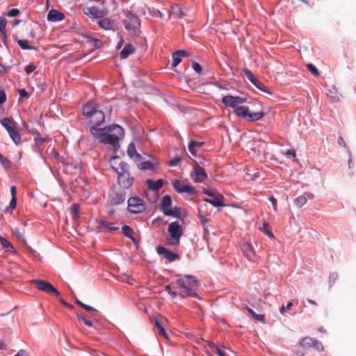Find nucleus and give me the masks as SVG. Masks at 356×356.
Here are the masks:
<instances>
[{
  "label": "nucleus",
  "instance_id": "obj_1",
  "mask_svg": "<svg viewBox=\"0 0 356 356\" xmlns=\"http://www.w3.org/2000/svg\"><path fill=\"white\" fill-rule=\"evenodd\" d=\"M111 167L118 175L119 185L124 188H129L134 181V177L130 176L129 165L119 156H115L113 158Z\"/></svg>",
  "mask_w": 356,
  "mask_h": 356
},
{
  "label": "nucleus",
  "instance_id": "obj_2",
  "mask_svg": "<svg viewBox=\"0 0 356 356\" xmlns=\"http://www.w3.org/2000/svg\"><path fill=\"white\" fill-rule=\"evenodd\" d=\"M108 131L101 140V143L104 145H111L114 149H118L119 140L124 137V131L122 127L117 124H111L108 126Z\"/></svg>",
  "mask_w": 356,
  "mask_h": 356
},
{
  "label": "nucleus",
  "instance_id": "obj_3",
  "mask_svg": "<svg viewBox=\"0 0 356 356\" xmlns=\"http://www.w3.org/2000/svg\"><path fill=\"white\" fill-rule=\"evenodd\" d=\"M258 106L259 108L257 109H254L249 106H243V107L237 108V110L235 111V115L248 122L259 120L264 116V112L259 104H258Z\"/></svg>",
  "mask_w": 356,
  "mask_h": 356
},
{
  "label": "nucleus",
  "instance_id": "obj_4",
  "mask_svg": "<svg viewBox=\"0 0 356 356\" xmlns=\"http://www.w3.org/2000/svg\"><path fill=\"white\" fill-rule=\"evenodd\" d=\"M169 237L166 238L170 245L178 246L180 244V238L184 234V228L179 222L174 221L169 224L168 227Z\"/></svg>",
  "mask_w": 356,
  "mask_h": 356
},
{
  "label": "nucleus",
  "instance_id": "obj_5",
  "mask_svg": "<svg viewBox=\"0 0 356 356\" xmlns=\"http://www.w3.org/2000/svg\"><path fill=\"white\" fill-rule=\"evenodd\" d=\"M124 18L122 20V23L124 28L129 32L130 35H136L140 26L138 16L130 11H124Z\"/></svg>",
  "mask_w": 356,
  "mask_h": 356
},
{
  "label": "nucleus",
  "instance_id": "obj_6",
  "mask_svg": "<svg viewBox=\"0 0 356 356\" xmlns=\"http://www.w3.org/2000/svg\"><path fill=\"white\" fill-rule=\"evenodd\" d=\"M2 126L6 129L13 141L18 145L21 142V135L18 131L17 123L9 118H5L1 121Z\"/></svg>",
  "mask_w": 356,
  "mask_h": 356
},
{
  "label": "nucleus",
  "instance_id": "obj_7",
  "mask_svg": "<svg viewBox=\"0 0 356 356\" xmlns=\"http://www.w3.org/2000/svg\"><path fill=\"white\" fill-rule=\"evenodd\" d=\"M203 193L208 195L209 198H204V201L211 204L214 207L225 206L224 202V197L216 191H210L206 188H203Z\"/></svg>",
  "mask_w": 356,
  "mask_h": 356
},
{
  "label": "nucleus",
  "instance_id": "obj_8",
  "mask_svg": "<svg viewBox=\"0 0 356 356\" xmlns=\"http://www.w3.org/2000/svg\"><path fill=\"white\" fill-rule=\"evenodd\" d=\"M222 102L226 106L234 108V113H235L237 108L243 107V105L241 104L245 102V99L238 96L226 95L222 98Z\"/></svg>",
  "mask_w": 356,
  "mask_h": 356
},
{
  "label": "nucleus",
  "instance_id": "obj_9",
  "mask_svg": "<svg viewBox=\"0 0 356 356\" xmlns=\"http://www.w3.org/2000/svg\"><path fill=\"white\" fill-rule=\"evenodd\" d=\"M128 211L133 213H139L146 209L143 200L137 197H130L128 200Z\"/></svg>",
  "mask_w": 356,
  "mask_h": 356
},
{
  "label": "nucleus",
  "instance_id": "obj_10",
  "mask_svg": "<svg viewBox=\"0 0 356 356\" xmlns=\"http://www.w3.org/2000/svg\"><path fill=\"white\" fill-rule=\"evenodd\" d=\"M172 185L175 191L179 193H186L191 195L196 194L195 188L193 186L188 184L183 181L175 180Z\"/></svg>",
  "mask_w": 356,
  "mask_h": 356
},
{
  "label": "nucleus",
  "instance_id": "obj_11",
  "mask_svg": "<svg viewBox=\"0 0 356 356\" xmlns=\"http://www.w3.org/2000/svg\"><path fill=\"white\" fill-rule=\"evenodd\" d=\"M178 284L184 289H191L192 287H198L199 281L194 276L186 275L178 280Z\"/></svg>",
  "mask_w": 356,
  "mask_h": 356
},
{
  "label": "nucleus",
  "instance_id": "obj_12",
  "mask_svg": "<svg viewBox=\"0 0 356 356\" xmlns=\"http://www.w3.org/2000/svg\"><path fill=\"white\" fill-rule=\"evenodd\" d=\"M191 177L194 182L201 183L207 178V174L203 168L196 164L191 172Z\"/></svg>",
  "mask_w": 356,
  "mask_h": 356
},
{
  "label": "nucleus",
  "instance_id": "obj_13",
  "mask_svg": "<svg viewBox=\"0 0 356 356\" xmlns=\"http://www.w3.org/2000/svg\"><path fill=\"white\" fill-rule=\"evenodd\" d=\"M299 344L303 348H314L318 351H322L323 350V344L319 342L318 340L313 339L309 337H304L302 339Z\"/></svg>",
  "mask_w": 356,
  "mask_h": 356
},
{
  "label": "nucleus",
  "instance_id": "obj_14",
  "mask_svg": "<svg viewBox=\"0 0 356 356\" xmlns=\"http://www.w3.org/2000/svg\"><path fill=\"white\" fill-rule=\"evenodd\" d=\"M156 251L159 254L163 255L165 259L170 262L179 259V255L177 253L170 251L162 245L157 246Z\"/></svg>",
  "mask_w": 356,
  "mask_h": 356
},
{
  "label": "nucleus",
  "instance_id": "obj_15",
  "mask_svg": "<svg viewBox=\"0 0 356 356\" xmlns=\"http://www.w3.org/2000/svg\"><path fill=\"white\" fill-rule=\"evenodd\" d=\"M84 13L92 17L102 18L107 15L108 10L106 9H99L96 6H91L86 8Z\"/></svg>",
  "mask_w": 356,
  "mask_h": 356
},
{
  "label": "nucleus",
  "instance_id": "obj_16",
  "mask_svg": "<svg viewBox=\"0 0 356 356\" xmlns=\"http://www.w3.org/2000/svg\"><path fill=\"white\" fill-rule=\"evenodd\" d=\"M99 225L97 227L96 230L98 233L108 232L111 231H118V227L113 226V223L108 222L106 220H100L98 221Z\"/></svg>",
  "mask_w": 356,
  "mask_h": 356
},
{
  "label": "nucleus",
  "instance_id": "obj_17",
  "mask_svg": "<svg viewBox=\"0 0 356 356\" xmlns=\"http://www.w3.org/2000/svg\"><path fill=\"white\" fill-rule=\"evenodd\" d=\"M29 282L30 286L35 289H56L51 283L41 280H31Z\"/></svg>",
  "mask_w": 356,
  "mask_h": 356
},
{
  "label": "nucleus",
  "instance_id": "obj_18",
  "mask_svg": "<svg viewBox=\"0 0 356 356\" xmlns=\"http://www.w3.org/2000/svg\"><path fill=\"white\" fill-rule=\"evenodd\" d=\"M90 122L94 125L99 126L104 122L105 116L104 112L99 108L93 112L89 118Z\"/></svg>",
  "mask_w": 356,
  "mask_h": 356
},
{
  "label": "nucleus",
  "instance_id": "obj_19",
  "mask_svg": "<svg viewBox=\"0 0 356 356\" xmlns=\"http://www.w3.org/2000/svg\"><path fill=\"white\" fill-rule=\"evenodd\" d=\"M243 255L250 261H254L255 253L253 247L248 242H244L241 245Z\"/></svg>",
  "mask_w": 356,
  "mask_h": 356
},
{
  "label": "nucleus",
  "instance_id": "obj_20",
  "mask_svg": "<svg viewBox=\"0 0 356 356\" xmlns=\"http://www.w3.org/2000/svg\"><path fill=\"white\" fill-rule=\"evenodd\" d=\"M108 126L104 128H99L98 126L93 125L90 129V132L92 135V136L99 140V142L101 143L102 139L105 136V133L108 131Z\"/></svg>",
  "mask_w": 356,
  "mask_h": 356
},
{
  "label": "nucleus",
  "instance_id": "obj_21",
  "mask_svg": "<svg viewBox=\"0 0 356 356\" xmlns=\"http://www.w3.org/2000/svg\"><path fill=\"white\" fill-rule=\"evenodd\" d=\"M98 106L95 101H90L84 104L82 107V113L84 116L89 118L90 115L95 112Z\"/></svg>",
  "mask_w": 356,
  "mask_h": 356
},
{
  "label": "nucleus",
  "instance_id": "obj_22",
  "mask_svg": "<svg viewBox=\"0 0 356 356\" xmlns=\"http://www.w3.org/2000/svg\"><path fill=\"white\" fill-rule=\"evenodd\" d=\"M125 199L124 192H115L110 196V202L113 205H119L124 203Z\"/></svg>",
  "mask_w": 356,
  "mask_h": 356
},
{
  "label": "nucleus",
  "instance_id": "obj_23",
  "mask_svg": "<svg viewBox=\"0 0 356 356\" xmlns=\"http://www.w3.org/2000/svg\"><path fill=\"white\" fill-rule=\"evenodd\" d=\"M151 322L154 325V331L156 332L160 336L167 339L168 334L160 321L156 317H153L151 318Z\"/></svg>",
  "mask_w": 356,
  "mask_h": 356
},
{
  "label": "nucleus",
  "instance_id": "obj_24",
  "mask_svg": "<svg viewBox=\"0 0 356 356\" xmlns=\"http://www.w3.org/2000/svg\"><path fill=\"white\" fill-rule=\"evenodd\" d=\"M184 210L181 207H175L172 209H168L164 211V215L168 216H172L177 218H181L186 216L185 212H182Z\"/></svg>",
  "mask_w": 356,
  "mask_h": 356
},
{
  "label": "nucleus",
  "instance_id": "obj_25",
  "mask_svg": "<svg viewBox=\"0 0 356 356\" xmlns=\"http://www.w3.org/2000/svg\"><path fill=\"white\" fill-rule=\"evenodd\" d=\"M65 15L63 13L52 9L47 14V19L50 22H56L64 19Z\"/></svg>",
  "mask_w": 356,
  "mask_h": 356
},
{
  "label": "nucleus",
  "instance_id": "obj_26",
  "mask_svg": "<svg viewBox=\"0 0 356 356\" xmlns=\"http://www.w3.org/2000/svg\"><path fill=\"white\" fill-rule=\"evenodd\" d=\"M136 51L135 47L131 44H127L120 52V58L125 59L130 55L133 54Z\"/></svg>",
  "mask_w": 356,
  "mask_h": 356
},
{
  "label": "nucleus",
  "instance_id": "obj_27",
  "mask_svg": "<svg viewBox=\"0 0 356 356\" xmlns=\"http://www.w3.org/2000/svg\"><path fill=\"white\" fill-rule=\"evenodd\" d=\"M98 24L101 26V28L105 30H112L115 26V22L111 20L108 18H103L99 19Z\"/></svg>",
  "mask_w": 356,
  "mask_h": 356
},
{
  "label": "nucleus",
  "instance_id": "obj_28",
  "mask_svg": "<svg viewBox=\"0 0 356 356\" xmlns=\"http://www.w3.org/2000/svg\"><path fill=\"white\" fill-rule=\"evenodd\" d=\"M172 205V199L170 195H166L162 197L161 202L160 204V209L164 214V211L170 209Z\"/></svg>",
  "mask_w": 356,
  "mask_h": 356
},
{
  "label": "nucleus",
  "instance_id": "obj_29",
  "mask_svg": "<svg viewBox=\"0 0 356 356\" xmlns=\"http://www.w3.org/2000/svg\"><path fill=\"white\" fill-rule=\"evenodd\" d=\"M147 185L148 188L152 191H158L163 186V181L162 179H158L154 181L152 179L147 180Z\"/></svg>",
  "mask_w": 356,
  "mask_h": 356
},
{
  "label": "nucleus",
  "instance_id": "obj_30",
  "mask_svg": "<svg viewBox=\"0 0 356 356\" xmlns=\"http://www.w3.org/2000/svg\"><path fill=\"white\" fill-rule=\"evenodd\" d=\"M243 73L244 76L249 80L252 84H254L257 88L261 90V88L257 85V80L254 77L253 73L248 69H244L243 70Z\"/></svg>",
  "mask_w": 356,
  "mask_h": 356
},
{
  "label": "nucleus",
  "instance_id": "obj_31",
  "mask_svg": "<svg viewBox=\"0 0 356 356\" xmlns=\"http://www.w3.org/2000/svg\"><path fill=\"white\" fill-rule=\"evenodd\" d=\"M127 154L131 157H135L138 161L140 160L141 156L136 152L134 143H131L127 147Z\"/></svg>",
  "mask_w": 356,
  "mask_h": 356
},
{
  "label": "nucleus",
  "instance_id": "obj_32",
  "mask_svg": "<svg viewBox=\"0 0 356 356\" xmlns=\"http://www.w3.org/2000/svg\"><path fill=\"white\" fill-rule=\"evenodd\" d=\"M248 313L257 321L261 323L265 322V316L264 314H256L250 307L248 306L243 307Z\"/></svg>",
  "mask_w": 356,
  "mask_h": 356
},
{
  "label": "nucleus",
  "instance_id": "obj_33",
  "mask_svg": "<svg viewBox=\"0 0 356 356\" xmlns=\"http://www.w3.org/2000/svg\"><path fill=\"white\" fill-rule=\"evenodd\" d=\"M133 229L129 225H124L122 228V234L129 238L133 242L136 243V238L132 235Z\"/></svg>",
  "mask_w": 356,
  "mask_h": 356
},
{
  "label": "nucleus",
  "instance_id": "obj_34",
  "mask_svg": "<svg viewBox=\"0 0 356 356\" xmlns=\"http://www.w3.org/2000/svg\"><path fill=\"white\" fill-rule=\"evenodd\" d=\"M203 143L198 142L195 140H191L188 143V151L193 155H195L196 154V147H200L202 145Z\"/></svg>",
  "mask_w": 356,
  "mask_h": 356
},
{
  "label": "nucleus",
  "instance_id": "obj_35",
  "mask_svg": "<svg viewBox=\"0 0 356 356\" xmlns=\"http://www.w3.org/2000/svg\"><path fill=\"white\" fill-rule=\"evenodd\" d=\"M179 296L181 298L193 297L200 298V295L195 291H180Z\"/></svg>",
  "mask_w": 356,
  "mask_h": 356
},
{
  "label": "nucleus",
  "instance_id": "obj_36",
  "mask_svg": "<svg viewBox=\"0 0 356 356\" xmlns=\"http://www.w3.org/2000/svg\"><path fill=\"white\" fill-rule=\"evenodd\" d=\"M70 210L72 219L76 221L79 218V205L78 204H73L70 207Z\"/></svg>",
  "mask_w": 356,
  "mask_h": 356
},
{
  "label": "nucleus",
  "instance_id": "obj_37",
  "mask_svg": "<svg viewBox=\"0 0 356 356\" xmlns=\"http://www.w3.org/2000/svg\"><path fill=\"white\" fill-rule=\"evenodd\" d=\"M18 45L21 47V49L24 50H30V49H34V48L30 45H29V42L26 40H20L15 38V40Z\"/></svg>",
  "mask_w": 356,
  "mask_h": 356
},
{
  "label": "nucleus",
  "instance_id": "obj_38",
  "mask_svg": "<svg viewBox=\"0 0 356 356\" xmlns=\"http://www.w3.org/2000/svg\"><path fill=\"white\" fill-rule=\"evenodd\" d=\"M138 167L140 170H152L154 169V165L150 161H143L138 165Z\"/></svg>",
  "mask_w": 356,
  "mask_h": 356
},
{
  "label": "nucleus",
  "instance_id": "obj_39",
  "mask_svg": "<svg viewBox=\"0 0 356 356\" xmlns=\"http://www.w3.org/2000/svg\"><path fill=\"white\" fill-rule=\"evenodd\" d=\"M0 163L6 168L8 169L11 166V162L6 156L0 153Z\"/></svg>",
  "mask_w": 356,
  "mask_h": 356
},
{
  "label": "nucleus",
  "instance_id": "obj_40",
  "mask_svg": "<svg viewBox=\"0 0 356 356\" xmlns=\"http://www.w3.org/2000/svg\"><path fill=\"white\" fill-rule=\"evenodd\" d=\"M172 66L173 67L177 66L181 61V57L175 51L172 54Z\"/></svg>",
  "mask_w": 356,
  "mask_h": 356
},
{
  "label": "nucleus",
  "instance_id": "obj_41",
  "mask_svg": "<svg viewBox=\"0 0 356 356\" xmlns=\"http://www.w3.org/2000/svg\"><path fill=\"white\" fill-rule=\"evenodd\" d=\"M307 203L305 197L302 195L298 196L295 200V204L298 207H302L303 205H305Z\"/></svg>",
  "mask_w": 356,
  "mask_h": 356
},
{
  "label": "nucleus",
  "instance_id": "obj_42",
  "mask_svg": "<svg viewBox=\"0 0 356 356\" xmlns=\"http://www.w3.org/2000/svg\"><path fill=\"white\" fill-rule=\"evenodd\" d=\"M13 234L18 237L19 239L22 240L23 243L26 245L27 242L26 238H24V234L20 232L18 228H15L13 230Z\"/></svg>",
  "mask_w": 356,
  "mask_h": 356
},
{
  "label": "nucleus",
  "instance_id": "obj_43",
  "mask_svg": "<svg viewBox=\"0 0 356 356\" xmlns=\"http://www.w3.org/2000/svg\"><path fill=\"white\" fill-rule=\"evenodd\" d=\"M7 24V20L4 18H1L0 20V33L4 35V37L6 36V27Z\"/></svg>",
  "mask_w": 356,
  "mask_h": 356
},
{
  "label": "nucleus",
  "instance_id": "obj_44",
  "mask_svg": "<svg viewBox=\"0 0 356 356\" xmlns=\"http://www.w3.org/2000/svg\"><path fill=\"white\" fill-rule=\"evenodd\" d=\"M77 317L79 319H81V321H83V322L84 323V324L86 325H87L88 327L92 326V322L90 320H89L88 318H87L86 317H85L81 314H77Z\"/></svg>",
  "mask_w": 356,
  "mask_h": 356
},
{
  "label": "nucleus",
  "instance_id": "obj_45",
  "mask_svg": "<svg viewBox=\"0 0 356 356\" xmlns=\"http://www.w3.org/2000/svg\"><path fill=\"white\" fill-rule=\"evenodd\" d=\"M76 302L82 308L85 309L86 311L88 312H93V311H95V309L89 306V305H87L86 304H83L82 302H81L80 300H79L78 299L76 298Z\"/></svg>",
  "mask_w": 356,
  "mask_h": 356
},
{
  "label": "nucleus",
  "instance_id": "obj_46",
  "mask_svg": "<svg viewBox=\"0 0 356 356\" xmlns=\"http://www.w3.org/2000/svg\"><path fill=\"white\" fill-rule=\"evenodd\" d=\"M307 67L308 70L315 76L318 75V71L317 68L312 64H307Z\"/></svg>",
  "mask_w": 356,
  "mask_h": 356
},
{
  "label": "nucleus",
  "instance_id": "obj_47",
  "mask_svg": "<svg viewBox=\"0 0 356 356\" xmlns=\"http://www.w3.org/2000/svg\"><path fill=\"white\" fill-rule=\"evenodd\" d=\"M1 244L3 247L6 248L8 251H11V250L13 249V247L11 245V243L6 239H2Z\"/></svg>",
  "mask_w": 356,
  "mask_h": 356
},
{
  "label": "nucleus",
  "instance_id": "obj_48",
  "mask_svg": "<svg viewBox=\"0 0 356 356\" xmlns=\"http://www.w3.org/2000/svg\"><path fill=\"white\" fill-rule=\"evenodd\" d=\"M19 14V9L13 8L8 12L7 15L10 17H14L17 16Z\"/></svg>",
  "mask_w": 356,
  "mask_h": 356
},
{
  "label": "nucleus",
  "instance_id": "obj_49",
  "mask_svg": "<svg viewBox=\"0 0 356 356\" xmlns=\"http://www.w3.org/2000/svg\"><path fill=\"white\" fill-rule=\"evenodd\" d=\"M35 68L36 67L33 63H31L26 66L24 70L26 74H31L35 70Z\"/></svg>",
  "mask_w": 356,
  "mask_h": 356
},
{
  "label": "nucleus",
  "instance_id": "obj_50",
  "mask_svg": "<svg viewBox=\"0 0 356 356\" xmlns=\"http://www.w3.org/2000/svg\"><path fill=\"white\" fill-rule=\"evenodd\" d=\"M192 67L197 73L200 74L202 72V67L198 63L194 62Z\"/></svg>",
  "mask_w": 356,
  "mask_h": 356
},
{
  "label": "nucleus",
  "instance_id": "obj_51",
  "mask_svg": "<svg viewBox=\"0 0 356 356\" xmlns=\"http://www.w3.org/2000/svg\"><path fill=\"white\" fill-rule=\"evenodd\" d=\"M293 305V303L291 302H288V304L286 305V306H282L280 311L282 314H283L284 312H286V310H291V306Z\"/></svg>",
  "mask_w": 356,
  "mask_h": 356
},
{
  "label": "nucleus",
  "instance_id": "obj_52",
  "mask_svg": "<svg viewBox=\"0 0 356 356\" xmlns=\"http://www.w3.org/2000/svg\"><path fill=\"white\" fill-rule=\"evenodd\" d=\"M284 154L289 158L293 157L294 159H296V152L293 149L287 150L284 153Z\"/></svg>",
  "mask_w": 356,
  "mask_h": 356
},
{
  "label": "nucleus",
  "instance_id": "obj_53",
  "mask_svg": "<svg viewBox=\"0 0 356 356\" xmlns=\"http://www.w3.org/2000/svg\"><path fill=\"white\" fill-rule=\"evenodd\" d=\"M269 200L271 202L272 204H273V210L275 211H277V200L276 199L273 197V196H270L269 197Z\"/></svg>",
  "mask_w": 356,
  "mask_h": 356
},
{
  "label": "nucleus",
  "instance_id": "obj_54",
  "mask_svg": "<svg viewBox=\"0 0 356 356\" xmlns=\"http://www.w3.org/2000/svg\"><path fill=\"white\" fill-rule=\"evenodd\" d=\"M181 161V159L179 157H175L173 158L172 159H171L170 161V166H174V165H176L179 161Z\"/></svg>",
  "mask_w": 356,
  "mask_h": 356
},
{
  "label": "nucleus",
  "instance_id": "obj_55",
  "mask_svg": "<svg viewBox=\"0 0 356 356\" xmlns=\"http://www.w3.org/2000/svg\"><path fill=\"white\" fill-rule=\"evenodd\" d=\"M6 100V95L3 90H0V104H3Z\"/></svg>",
  "mask_w": 356,
  "mask_h": 356
},
{
  "label": "nucleus",
  "instance_id": "obj_56",
  "mask_svg": "<svg viewBox=\"0 0 356 356\" xmlns=\"http://www.w3.org/2000/svg\"><path fill=\"white\" fill-rule=\"evenodd\" d=\"M16 206H17V197H12L11 200L10 202V208L11 209V210H13L14 209H15Z\"/></svg>",
  "mask_w": 356,
  "mask_h": 356
},
{
  "label": "nucleus",
  "instance_id": "obj_57",
  "mask_svg": "<svg viewBox=\"0 0 356 356\" xmlns=\"http://www.w3.org/2000/svg\"><path fill=\"white\" fill-rule=\"evenodd\" d=\"M168 293L172 297V299L176 298L178 296H179L180 291L178 293L177 291H167Z\"/></svg>",
  "mask_w": 356,
  "mask_h": 356
},
{
  "label": "nucleus",
  "instance_id": "obj_58",
  "mask_svg": "<svg viewBox=\"0 0 356 356\" xmlns=\"http://www.w3.org/2000/svg\"><path fill=\"white\" fill-rule=\"evenodd\" d=\"M201 222H202V225L203 226H204L208 222H209V220L208 218H206L202 214H199L198 216Z\"/></svg>",
  "mask_w": 356,
  "mask_h": 356
},
{
  "label": "nucleus",
  "instance_id": "obj_59",
  "mask_svg": "<svg viewBox=\"0 0 356 356\" xmlns=\"http://www.w3.org/2000/svg\"><path fill=\"white\" fill-rule=\"evenodd\" d=\"M20 97H28L29 94L27 91L25 89H21L19 91Z\"/></svg>",
  "mask_w": 356,
  "mask_h": 356
},
{
  "label": "nucleus",
  "instance_id": "obj_60",
  "mask_svg": "<svg viewBox=\"0 0 356 356\" xmlns=\"http://www.w3.org/2000/svg\"><path fill=\"white\" fill-rule=\"evenodd\" d=\"M338 143L340 146L346 147V143L342 136H339L338 138Z\"/></svg>",
  "mask_w": 356,
  "mask_h": 356
},
{
  "label": "nucleus",
  "instance_id": "obj_61",
  "mask_svg": "<svg viewBox=\"0 0 356 356\" xmlns=\"http://www.w3.org/2000/svg\"><path fill=\"white\" fill-rule=\"evenodd\" d=\"M10 193H11V195H12V197H16V195H17V188L15 186H12L11 188H10Z\"/></svg>",
  "mask_w": 356,
  "mask_h": 356
},
{
  "label": "nucleus",
  "instance_id": "obj_62",
  "mask_svg": "<svg viewBox=\"0 0 356 356\" xmlns=\"http://www.w3.org/2000/svg\"><path fill=\"white\" fill-rule=\"evenodd\" d=\"M35 141L38 145H42L45 141V139L43 138H41L40 136H38V138H35Z\"/></svg>",
  "mask_w": 356,
  "mask_h": 356
},
{
  "label": "nucleus",
  "instance_id": "obj_63",
  "mask_svg": "<svg viewBox=\"0 0 356 356\" xmlns=\"http://www.w3.org/2000/svg\"><path fill=\"white\" fill-rule=\"evenodd\" d=\"M181 58L184 56H187L188 53L184 50H178L176 51Z\"/></svg>",
  "mask_w": 356,
  "mask_h": 356
},
{
  "label": "nucleus",
  "instance_id": "obj_64",
  "mask_svg": "<svg viewBox=\"0 0 356 356\" xmlns=\"http://www.w3.org/2000/svg\"><path fill=\"white\" fill-rule=\"evenodd\" d=\"M102 46V42L101 40L95 39V47L96 49H99Z\"/></svg>",
  "mask_w": 356,
  "mask_h": 356
}]
</instances>
